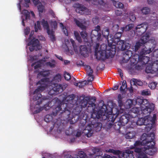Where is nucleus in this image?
Wrapping results in <instances>:
<instances>
[{
	"label": "nucleus",
	"mask_w": 158,
	"mask_h": 158,
	"mask_svg": "<svg viewBox=\"0 0 158 158\" xmlns=\"http://www.w3.org/2000/svg\"><path fill=\"white\" fill-rule=\"evenodd\" d=\"M116 43L114 42L113 40H108V49L107 50H103L100 53L101 56L99 58L102 59H108L109 57H113L116 52V46L119 49L124 51L128 48V46L126 45L124 40H117Z\"/></svg>",
	"instance_id": "1"
},
{
	"label": "nucleus",
	"mask_w": 158,
	"mask_h": 158,
	"mask_svg": "<svg viewBox=\"0 0 158 158\" xmlns=\"http://www.w3.org/2000/svg\"><path fill=\"white\" fill-rule=\"evenodd\" d=\"M119 114L118 110H117L115 114L113 113V111L109 106L103 104L101 109L98 111L94 112L91 114V118H100L102 116L106 117L105 119L108 122L113 123L115 118Z\"/></svg>",
	"instance_id": "2"
},
{
	"label": "nucleus",
	"mask_w": 158,
	"mask_h": 158,
	"mask_svg": "<svg viewBox=\"0 0 158 158\" xmlns=\"http://www.w3.org/2000/svg\"><path fill=\"white\" fill-rule=\"evenodd\" d=\"M146 134H143L141 137V143L146 145L147 147H144V152L147 154L152 156L156 151V149L154 147L155 143L154 141L155 135L151 133L147 136Z\"/></svg>",
	"instance_id": "3"
},
{
	"label": "nucleus",
	"mask_w": 158,
	"mask_h": 158,
	"mask_svg": "<svg viewBox=\"0 0 158 158\" xmlns=\"http://www.w3.org/2000/svg\"><path fill=\"white\" fill-rule=\"evenodd\" d=\"M73 106L72 105L68 104L64 105L63 104V110L60 112V115L63 118L64 120L70 122V124H73L76 123L79 119V114H76L73 113V110L74 107L70 106Z\"/></svg>",
	"instance_id": "4"
},
{
	"label": "nucleus",
	"mask_w": 158,
	"mask_h": 158,
	"mask_svg": "<svg viewBox=\"0 0 158 158\" xmlns=\"http://www.w3.org/2000/svg\"><path fill=\"white\" fill-rule=\"evenodd\" d=\"M47 81V78H43L38 81L36 83V85H40L36 89L34 92V94H35L33 97V100L35 101L38 100L36 102V105H40L43 100H46L47 98L44 97L42 98L41 94L40 93V91L42 92L45 90L47 87V85L45 84V82Z\"/></svg>",
	"instance_id": "5"
},
{
	"label": "nucleus",
	"mask_w": 158,
	"mask_h": 158,
	"mask_svg": "<svg viewBox=\"0 0 158 158\" xmlns=\"http://www.w3.org/2000/svg\"><path fill=\"white\" fill-rule=\"evenodd\" d=\"M150 107L145 109L142 108V110L140 107H133L129 111L128 114L132 118H135L141 114L147 116L154 110V106L152 104L150 105Z\"/></svg>",
	"instance_id": "6"
},
{
	"label": "nucleus",
	"mask_w": 158,
	"mask_h": 158,
	"mask_svg": "<svg viewBox=\"0 0 158 158\" xmlns=\"http://www.w3.org/2000/svg\"><path fill=\"white\" fill-rule=\"evenodd\" d=\"M75 96L74 94H71L67 96L65 98V103H63L64 105L70 104L73 106L70 107H74L73 110V113L76 114H79L81 112V108L77 104V101L74 100Z\"/></svg>",
	"instance_id": "7"
},
{
	"label": "nucleus",
	"mask_w": 158,
	"mask_h": 158,
	"mask_svg": "<svg viewBox=\"0 0 158 158\" xmlns=\"http://www.w3.org/2000/svg\"><path fill=\"white\" fill-rule=\"evenodd\" d=\"M92 125L93 126V127L94 128V130L96 132L99 131L101 129L102 124L100 123L96 122L94 124H92ZM83 132L88 137L91 136L93 134L92 125L89 124L85 127L83 130Z\"/></svg>",
	"instance_id": "8"
},
{
	"label": "nucleus",
	"mask_w": 158,
	"mask_h": 158,
	"mask_svg": "<svg viewBox=\"0 0 158 158\" xmlns=\"http://www.w3.org/2000/svg\"><path fill=\"white\" fill-rule=\"evenodd\" d=\"M133 151L130 149L126 150L125 152H122L119 150H115L113 149V153L114 155L121 156V158H134L133 154Z\"/></svg>",
	"instance_id": "9"
},
{
	"label": "nucleus",
	"mask_w": 158,
	"mask_h": 158,
	"mask_svg": "<svg viewBox=\"0 0 158 158\" xmlns=\"http://www.w3.org/2000/svg\"><path fill=\"white\" fill-rule=\"evenodd\" d=\"M54 86H53L52 90L56 93H60L62 92L68 86V85L65 83H63L62 84H53Z\"/></svg>",
	"instance_id": "10"
},
{
	"label": "nucleus",
	"mask_w": 158,
	"mask_h": 158,
	"mask_svg": "<svg viewBox=\"0 0 158 158\" xmlns=\"http://www.w3.org/2000/svg\"><path fill=\"white\" fill-rule=\"evenodd\" d=\"M158 71V60L154 61L152 64L149 67H147L145 69V72L147 73H153Z\"/></svg>",
	"instance_id": "11"
},
{
	"label": "nucleus",
	"mask_w": 158,
	"mask_h": 158,
	"mask_svg": "<svg viewBox=\"0 0 158 158\" xmlns=\"http://www.w3.org/2000/svg\"><path fill=\"white\" fill-rule=\"evenodd\" d=\"M101 34L100 32L93 30L91 34V39L92 42L97 43L100 41Z\"/></svg>",
	"instance_id": "12"
},
{
	"label": "nucleus",
	"mask_w": 158,
	"mask_h": 158,
	"mask_svg": "<svg viewBox=\"0 0 158 158\" xmlns=\"http://www.w3.org/2000/svg\"><path fill=\"white\" fill-rule=\"evenodd\" d=\"M147 24L145 23L137 25L135 27V31L138 35H141L145 32L147 28Z\"/></svg>",
	"instance_id": "13"
},
{
	"label": "nucleus",
	"mask_w": 158,
	"mask_h": 158,
	"mask_svg": "<svg viewBox=\"0 0 158 158\" xmlns=\"http://www.w3.org/2000/svg\"><path fill=\"white\" fill-rule=\"evenodd\" d=\"M99 42H97V43H95L96 44V45L95 48V56H96V58L98 60H104L105 59H100L99 58V57L101 56V54H100V53L101 52V51H102L103 50H108V49H107V47L106 45H103L101 46L100 48V50L98 52H97V49H98V48L99 46Z\"/></svg>",
	"instance_id": "14"
},
{
	"label": "nucleus",
	"mask_w": 158,
	"mask_h": 158,
	"mask_svg": "<svg viewBox=\"0 0 158 158\" xmlns=\"http://www.w3.org/2000/svg\"><path fill=\"white\" fill-rule=\"evenodd\" d=\"M96 98L94 97H92L90 98L89 97V99H88V106L87 110L89 111L93 110L95 108V102H96Z\"/></svg>",
	"instance_id": "15"
},
{
	"label": "nucleus",
	"mask_w": 158,
	"mask_h": 158,
	"mask_svg": "<svg viewBox=\"0 0 158 158\" xmlns=\"http://www.w3.org/2000/svg\"><path fill=\"white\" fill-rule=\"evenodd\" d=\"M62 106L63 104L61 103L59 104L56 103L52 107L53 110L51 114L54 116H56L60 111H61L63 109Z\"/></svg>",
	"instance_id": "16"
},
{
	"label": "nucleus",
	"mask_w": 158,
	"mask_h": 158,
	"mask_svg": "<svg viewBox=\"0 0 158 158\" xmlns=\"http://www.w3.org/2000/svg\"><path fill=\"white\" fill-rule=\"evenodd\" d=\"M88 99H89L88 96H85L84 94L80 96L79 98L80 104L81 107L78 106L81 108H81L86 107L88 105Z\"/></svg>",
	"instance_id": "17"
},
{
	"label": "nucleus",
	"mask_w": 158,
	"mask_h": 158,
	"mask_svg": "<svg viewBox=\"0 0 158 158\" xmlns=\"http://www.w3.org/2000/svg\"><path fill=\"white\" fill-rule=\"evenodd\" d=\"M131 116L128 114L122 115L119 118V121L122 126H125L127 123Z\"/></svg>",
	"instance_id": "18"
},
{
	"label": "nucleus",
	"mask_w": 158,
	"mask_h": 158,
	"mask_svg": "<svg viewBox=\"0 0 158 158\" xmlns=\"http://www.w3.org/2000/svg\"><path fill=\"white\" fill-rule=\"evenodd\" d=\"M28 46L33 45L36 47V51L41 49L39 44V42L38 39L34 38L31 40L28 44Z\"/></svg>",
	"instance_id": "19"
},
{
	"label": "nucleus",
	"mask_w": 158,
	"mask_h": 158,
	"mask_svg": "<svg viewBox=\"0 0 158 158\" xmlns=\"http://www.w3.org/2000/svg\"><path fill=\"white\" fill-rule=\"evenodd\" d=\"M92 4L94 5L100 7V8H103V7L105 6L106 3L105 0H93Z\"/></svg>",
	"instance_id": "20"
},
{
	"label": "nucleus",
	"mask_w": 158,
	"mask_h": 158,
	"mask_svg": "<svg viewBox=\"0 0 158 158\" xmlns=\"http://www.w3.org/2000/svg\"><path fill=\"white\" fill-rule=\"evenodd\" d=\"M88 10L87 8L83 6H80L79 7H77L76 9V11L77 13L81 14H88L87 11Z\"/></svg>",
	"instance_id": "21"
},
{
	"label": "nucleus",
	"mask_w": 158,
	"mask_h": 158,
	"mask_svg": "<svg viewBox=\"0 0 158 158\" xmlns=\"http://www.w3.org/2000/svg\"><path fill=\"white\" fill-rule=\"evenodd\" d=\"M139 60L141 62L142 64L145 65L149 62L150 58L145 55H140L138 58Z\"/></svg>",
	"instance_id": "22"
},
{
	"label": "nucleus",
	"mask_w": 158,
	"mask_h": 158,
	"mask_svg": "<svg viewBox=\"0 0 158 158\" xmlns=\"http://www.w3.org/2000/svg\"><path fill=\"white\" fill-rule=\"evenodd\" d=\"M152 104L153 105L154 107H155V105L152 103H149L148 101L146 99H144L143 98L142 102L141 105L140 107L141 109H145L146 108H150V105Z\"/></svg>",
	"instance_id": "23"
},
{
	"label": "nucleus",
	"mask_w": 158,
	"mask_h": 158,
	"mask_svg": "<svg viewBox=\"0 0 158 158\" xmlns=\"http://www.w3.org/2000/svg\"><path fill=\"white\" fill-rule=\"evenodd\" d=\"M92 151L93 153L96 155L94 158H103L101 156L102 155V152L101 151L100 149L95 148H93Z\"/></svg>",
	"instance_id": "24"
},
{
	"label": "nucleus",
	"mask_w": 158,
	"mask_h": 158,
	"mask_svg": "<svg viewBox=\"0 0 158 158\" xmlns=\"http://www.w3.org/2000/svg\"><path fill=\"white\" fill-rule=\"evenodd\" d=\"M80 52L81 55L85 57L87 56L88 51L86 46L81 45L80 46Z\"/></svg>",
	"instance_id": "25"
},
{
	"label": "nucleus",
	"mask_w": 158,
	"mask_h": 158,
	"mask_svg": "<svg viewBox=\"0 0 158 158\" xmlns=\"http://www.w3.org/2000/svg\"><path fill=\"white\" fill-rule=\"evenodd\" d=\"M77 156V158H73L71 155L68 154L65 156V158H86L87 156L85 153L81 151L78 152Z\"/></svg>",
	"instance_id": "26"
},
{
	"label": "nucleus",
	"mask_w": 158,
	"mask_h": 158,
	"mask_svg": "<svg viewBox=\"0 0 158 158\" xmlns=\"http://www.w3.org/2000/svg\"><path fill=\"white\" fill-rule=\"evenodd\" d=\"M61 76L60 74L58 73L56 75L53 77L52 81V84H57L61 81Z\"/></svg>",
	"instance_id": "27"
},
{
	"label": "nucleus",
	"mask_w": 158,
	"mask_h": 158,
	"mask_svg": "<svg viewBox=\"0 0 158 158\" xmlns=\"http://www.w3.org/2000/svg\"><path fill=\"white\" fill-rule=\"evenodd\" d=\"M93 70L91 68L87 71L88 76H89L88 78V81L91 82L94 80V77L93 75Z\"/></svg>",
	"instance_id": "28"
},
{
	"label": "nucleus",
	"mask_w": 158,
	"mask_h": 158,
	"mask_svg": "<svg viewBox=\"0 0 158 158\" xmlns=\"http://www.w3.org/2000/svg\"><path fill=\"white\" fill-rule=\"evenodd\" d=\"M149 34L146 33L141 37L140 40L139 41L144 44L149 41Z\"/></svg>",
	"instance_id": "29"
},
{
	"label": "nucleus",
	"mask_w": 158,
	"mask_h": 158,
	"mask_svg": "<svg viewBox=\"0 0 158 158\" xmlns=\"http://www.w3.org/2000/svg\"><path fill=\"white\" fill-rule=\"evenodd\" d=\"M152 52L151 48L148 49L147 48L145 47L142 49L140 53V55H145L150 53Z\"/></svg>",
	"instance_id": "30"
},
{
	"label": "nucleus",
	"mask_w": 158,
	"mask_h": 158,
	"mask_svg": "<svg viewBox=\"0 0 158 158\" xmlns=\"http://www.w3.org/2000/svg\"><path fill=\"white\" fill-rule=\"evenodd\" d=\"M134 104L133 100H127L124 104V107L127 109L130 108L133 104Z\"/></svg>",
	"instance_id": "31"
},
{
	"label": "nucleus",
	"mask_w": 158,
	"mask_h": 158,
	"mask_svg": "<svg viewBox=\"0 0 158 158\" xmlns=\"http://www.w3.org/2000/svg\"><path fill=\"white\" fill-rule=\"evenodd\" d=\"M118 0L112 1L113 5L116 8H118V9H121L123 8L124 6L122 3L118 2Z\"/></svg>",
	"instance_id": "32"
},
{
	"label": "nucleus",
	"mask_w": 158,
	"mask_h": 158,
	"mask_svg": "<svg viewBox=\"0 0 158 158\" xmlns=\"http://www.w3.org/2000/svg\"><path fill=\"white\" fill-rule=\"evenodd\" d=\"M82 31L80 32V34L81 37L83 39L85 42L88 41V33L86 31V28L84 30H82Z\"/></svg>",
	"instance_id": "33"
},
{
	"label": "nucleus",
	"mask_w": 158,
	"mask_h": 158,
	"mask_svg": "<svg viewBox=\"0 0 158 158\" xmlns=\"http://www.w3.org/2000/svg\"><path fill=\"white\" fill-rule=\"evenodd\" d=\"M134 26V24H129L125 27H123L121 28V30L122 32L123 33L124 31H129L132 29Z\"/></svg>",
	"instance_id": "34"
},
{
	"label": "nucleus",
	"mask_w": 158,
	"mask_h": 158,
	"mask_svg": "<svg viewBox=\"0 0 158 158\" xmlns=\"http://www.w3.org/2000/svg\"><path fill=\"white\" fill-rule=\"evenodd\" d=\"M146 119L143 118H139L137 121L136 123L137 125H144L147 126V124L145 123V121Z\"/></svg>",
	"instance_id": "35"
},
{
	"label": "nucleus",
	"mask_w": 158,
	"mask_h": 158,
	"mask_svg": "<svg viewBox=\"0 0 158 158\" xmlns=\"http://www.w3.org/2000/svg\"><path fill=\"white\" fill-rule=\"evenodd\" d=\"M47 33L49 35V37L51 41L54 42L56 40V38L54 32L52 30H49L47 32Z\"/></svg>",
	"instance_id": "36"
},
{
	"label": "nucleus",
	"mask_w": 158,
	"mask_h": 158,
	"mask_svg": "<svg viewBox=\"0 0 158 158\" xmlns=\"http://www.w3.org/2000/svg\"><path fill=\"white\" fill-rule=\"evenodd\" d=\"M143 99V97L137 98H134L133 100L134 104L139 106L140 107L142 102Z\"/></svg>",
	"instance_id": "37"
},
{
	"label": "nucleus",
	"mask_w": 158,
	"mask_h": 158,
	"mask_svg": "<svg viewBox=\"0 0 158 158\" xmlns=\"http://www.w3.org/2000/svg\"><path fill=\"white\" fill-rule=\"evenodd\" d=\"M41 24L44 29H46L47 32L50 30V28L49 24L48 22L45 21V19H43L41 22Z\"/></svg>",
	"instance_id": "38"
},
{
	"label": "nucleus",
	"mask_w": 158,
	"mask_h": 158,
	"mask_svg": "<svg viewBox=\"0 0 158 158\" xmlns=\"http://www.w3.org/2000/svg\"><path fill=\"white\" fill-rule=\"evenodd\" d=\"M74 21L77 26L81 28L82 30H84L86 28V26L78 20L76 19H74Z\"/></svg>",
	"instance_id": "39"
},
{
	"label": "nucleus",
	"mask_w": 158,
	"mask_h": 158,
	"mask_svg": "<svg viewBox=\"0 0 158 158\" xmlns=\"http://www.w3.org/2000/svg\"><path fill=\"white\" fill-rule=\"evenodd\" d=\"M131 82V83H133V84L134 85H137L139 86H142L143 85V82L135 78L132 79Z\"/></svg>",
	"instance_id": "40"
},
{
	"label": "nucleus",
	"mask_w": 158,
	"mask_h": 158,
	"mask_svg": "<svg viewBox=\"0 0 158 158\" xmlns=\"http://www.w3.org/2000/svg\"><path fill=\"white\" fill-rule=\"evenodd\" d=\"M129 52H131L130 51H127L125 53V54L124 55V57L123 58V61L124 62H127L129 60L131 56V55H129L128 54V53H129Z\"/></svg>",
	"instance_id": "41"
},
{
	"label": "nucleus",
	"mask_w": 158,
	"mask_h": 158,
	"mask_svg": "<svg viewBox=\"0 0 158 158\" xmlns=\"http://www.w3.org/2000/svg\"><path fill=\"white\" fill-rule=\"evenodd\" d=\"M125 137L126 139H131L135 137V135L133 132H129L125 135Z\"/></svg>",
	"instance_id": "42"
},
{
	"label": "nucleus",
	"mask_w": 158,
	"mask_h": 158,
	"mask_svg": "<svg viewBox=\"0 0 158 158\" xmlns=\"http://www.w3.org/2000/svg\"><path fill=\"white\" fill-rule=\"evenodd\" d=\"M102 35L104 38H106L108 42V36L109 35V29L108 28L104 29L102 31Z\"/></svg>",
	"instance_id": "43"
},
{
	"label": "nucleus",
	"mask_w": 158,
	"mask_h": 158,
	"mask_svg": "<svg viewBox=\"0 0 158 158\" xmlns=\"http://www.w3.org/2000/svg\"><path fill=\"white\" fill-rule=\"evenodd\" d=\"M123 96L121 94H119L118 96V106L120 107H122L123 105Z\"/></svg>",
	"instance_id": "44"
},
{
	"label": "nucleus",
	"mask_w": 158,
	"mask_h": 158,
	"mask_svg": "<svg viewBox=\"0 0 158 158\" xmlns=\"http://www.w3.org/2000/svg\"><path fill=\"white\" fill-rule=\"evenodd\" d=\"M55 61L54 60H52L51 62L48 61L47 62L45 63L46 66H49L51 68H54L55 66Z\"/></svg>",
	"instance_id": "45"
},
{
	"label": "nucleus",
	"mask_w": 158,
	"mask_h": 158,
	"mask_svg": "<svg viewBox=\"0 0 158 158\" xmlns=\"http://www.w3.org/2000/svg\"><path fill=\"white\" fill-rule=\"evenodd\" d=\"M138 158H148L147 154L144 151H142L137 155Z\"/></svg>",
	"instance_id": "46"
},
{
	"label": "nucleus",
	"mask_w": 158,
	"mask_h": 158,
	"mask_svg": "<svg viewBox=\"0 0 158 158\" xmlns=\"http://www.w3.org/2000/svg\"><path fill=\"white\" fill-rule=\"evenodd\" d=\"M144 44L139 41L137 42L135 46V51L136 52L140 48L141 46Z\"/></svg>",
	"instance_id": "47"
},
{
	"label": "nucleus",
	"mask_w": 158,
	"mask_h": 158,
	"mask_svg": "<svg viewBox=\"0 0 158 158\" xmlns=\"http://www.w3.org/2000/svg\"><path fill=\"white\" fill-rule=\"evenodd\" d=\"M50 74L49 70H45L43 71H41L39 73V74L41 75L44 77H48Z\"/></svg>",
	"instance_id": "48"
},
{
	"label": "nucleus",
	"mask_w": 158,
	"mask_h": 158,
	"mask_svg": "<svg viewBox=\"0 0 158 158\" xmlns=\"http://www.w3.org/2000/svg\"><path fill=\"white\" fill-rule=\"evenodd\" d=\"M74 34L76 39L79 43H81L82 42V39L79 33L77 31H74Z\"/></svg>",
	"instance_id": "49"
},
{
	"label": "nucleus",
	"mask_w": 158,
	"mask_h": 158,
	"mask_svg": "<svg viewBox=\"0 0 158 158\" xmlns=\"http://www.w3.org/2000/svg\"><path fill=\"white\" fill-rule=\"evenodd\" d=\"M114 128L116 130H119L121 126H122L120 123V122L118 121L117 122H116L113 125Z\"/></svg>",
	"instance_id": "50"
},
{
	"label": "nucleus",
	"mask_w": 158,
	"mask_h": 158,
	"mask_svg": "<svg viewBox=\"0 0 158 158\" xmlns=\"http://www.w3.org/2000/svg\"><path fill=\"white\" fill-rule=\"evenodd\" d=\"M51 114V115L49 114H47L44 117V120L47 123H48L51 121L52 119V116H53Z\"/></svg>",
	"instance_id": "51"
},
{
	"label": "nucleus",
	"mask_w": 158,
	"mask_h": 158,
	"mask_svg": "<svg viewBox=\"0 0 158 158\" xmlns=\"http://www.w3.org/2000/svg\"><path fill=\"white\" fill-rule=\"evenodd\" d=\"M127 87V84L126 81H123L122 85L120 86V89L121 92H123L125 89Z\"/></svg>",
	"instance_id": "52"
},
{
	"label": "nucleus",
	"mask_w": 158,
	"mask_h": 158,
	"mask_svg": "<svg viewBox=\"0 0 158 158\" xmlns=\"http://www.w3.org/2000/svg\"><path fill=\"white\" fill-rule=\"evenodd\" d=\"M22 13L25 15L26 20L29 19H30V13L27 10H23L22 11Z\"/></svg>",
	"instance_id": "53"
},
{
	"label": "nucleus",
	"mask_w": 158,
	"mask_h": 158,
	"mask_svg": "<svg viewBox=\"0 0 158 158\" xmlns=\"http://www.w3.org/2000/svg\"><path fill=\"white\" fill-rule=\"evenodd\" d=\"M70 41L71 43L72 46L73 48V49L74 52H78V48L77 46L76 45V44L74 41L72 39L70 40Z\"/></svg>",
	"instance_id": "54"
},
{
	"label": "nucleus",
	"mask_w": 158,
	"mask_h": 158,
	"mask_svg": "<svg viewBox=\"0 0 158 158\" xmlns=\"http://www.w3.org/2000/svg\"><path fill=\"white\" fill-rule=\"evenodd\" d=\"M123 33L122 31L120 32H117L114 35V38L117 39V40H119Z\"/></svg>",
	"instance_id": "55"
},
{
	"label": "nucleus",
	"mask_w": 158,
	"mask_h": 158,
	"mask_svg": "<svg viewBox=\"0 0 158 158\" xmlns=\"http://www.w3.org/2000/svg\"><path fill=\"white\" fill-rule=\"evenodd\" d=\"M141 94L144 96L150 95L151 94V93L148 89H146L142 91Z\"/></svg>",
	"instance_id": "56"
},
{
	"label": "nucleus",
	"mask_w": 158,
	"mask_h": 158,
	"mask_svg": "<svg viewBox=\"0 0 158 158\" xmlns=\"http://www.w3.org/2000/svg\"><path fill=\"white\" fill-rule=\"evenodd\" d=\"M35 31L37 32L38 29H40L41 26L40 25V22L37 21L36 24H35L34 26Z\"/></svg>",
	"instance_id": "57"
},
{
	"label": "nucleus",
	"mask_w": 158,
	"mask_h": 158,
	"mask_svg": "<svg viewBox=\"0 0 158 158\" xmlns=\"http://www.w3.org/2000/svg\"><path fill=\"white\" fill-rule=\"evenodd\" d=\"M157 83L155 82H152L148 84L149 87L151 89H154L156 87Z\"/></svg>",
	"instance_id": "58"
},
{
	"label": "nucleus",
	"mask_w": 158,
	"mask_h": 158,
	"mask_svg": "<svg viewBox=\"0 0 158 158\" xmlns=\"http://www.w3.org/2000/svg\"><path fill=\"white\" fill-rule=\"evenodd\" d=\"M60 26L64 31V33L66 36H68V33L65 27L64 26L63 24L62 23H60Z\"/></svg>",
	"instance_id": "59"
},
{
	"label": "nucleus",
	"mask_w": 158,
	"mask_h": 158,
	"mask_svg": "<svg viewBox=\"0 0 158 158\" xmlns=\"http://www.w3.org/2000/svg\"><path fill=\"white\" fill-rule=\"evenodd\" d=\"M141 11L144 14L147 15L149 13L150 10L148 7H144L142 9Z\"/></svg>",
	"instance_id": "60"
},
{
	"label": "nucleus",
	"mask_w": 158,
	"mask_h": 158,
	"mask_svg": "<svg viewBox=\"0 0 158 158\" xmlns=\"http://www.w3.org/2000/svg\"><path fill=\"white\" fill-rule=\"evenodd\" d=\"M64 77L65 79L67 81H69L71 78L70 74L67 72H65L64 74Z\"/></svg>",
	"instance_id": "61"
},
{
	"label": "nucleus",
	"mask_w": 158,
	"mask_h": 158,
	"mask_svg": "<svg viewBox=\"0 0 158 158\" xmlns=\"http://www.w3.org/2000/svg\"><path fill=\"white\" fill-rule=\"evenodd\" d=\"M38 9L39 13H43L44 10V6L41 4H39L38 6Z\"/></svg>",
	"instance_id": "62"
},
{
	"label": "nucleus",
	"mask_w": 158,
	"mask_h": 158,
	"mask_svg": "<svg viewBox=\"0 0 158 158\" xmlns=\"http://www.w3.org/2000/svg\"><path fill=\"white\" fill-rule=\"evenodd\" d=\"M87 81L86 80L79 82V88H82L84 87L87 84Z\"/></svg>",
	"instance_id": "63"
},
{
	"label": "nucleus",
	"mask_w": 158,
	"mask_h": 158,
	"mask_svg": "<svg viewBox=\"0 0 158 158\" xmlns=\"http://www.w3.org/2000/svg\"><path fill=\"white\" fill-rule=\"evenodd\" d=\"M144 148H135L134 149V151L138 154H139L142 151H144Z\"/></svg>",
	"instance_id": "64"
}]
</instances>
